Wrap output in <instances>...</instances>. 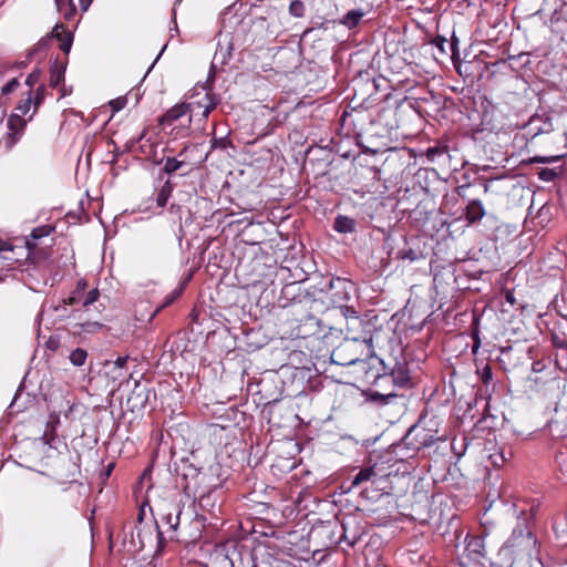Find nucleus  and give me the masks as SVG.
Wrapping results in <instances>:
<instances>
[{"label":"nucleus","mask_w":567,"mask_h":567,"mask_svg":"<svg viewBox=\"0 0 567 567\" xmlns=\"http://www.w3.org/2000/svg\"><path fill=\"white\" fill-rule=\"evenodd\" d=\"M370 381H374L378 384L391 383L393 386L403 388L409 383L410 375L404 364L396 363L390 373L384 372L381 374L379 369L373 370Z\"/></svg>","instance_id":"4"},{"label":"nucleus","mask_w":567,"mask_h":567,"mask_svg":"<svg viewBox=\"0 0 567 567\" xmlns=\"http://www.w3.org/2000/svg\"><path fill=\"white\" fill-rule=\"evenodd\" d=\"M492 462L494 466H502L505 463V458L502 454L499 455H491Z\"/></svg>","instance_id":"36"},{"label":"nucleus","mask_w":567,"mask_h":567,"mask_svg":"<svg viewBox=\"0 0 567 567\" xmlns=\"http://www.w3.org/2000/svg\"><path fill=\"white\" fill-rule=\"evenodd\" d=\"M351 311H354V310H353V309H351V308H349V307H346V308L343 309V311H342V312H343V315H344V316H346V313H347V315H348V317H351V316H352Z\"/></svg>","instance_id":"42"},{"label":"nucleus","mask_w":567,"mask_h":567,"mask_svg":"<svg viewBox=\"0 0 567 567\" xmlns=\"http://www.w3.org/2000/svg\"><path fill=\"white\" fill-rule=\"evenodd\" d=\"M68 303L62 300L59 305H51L48 309L52 310L58 318L65 319L71 316V313L68 310Z\"/></svg>","instance_id":"23"},{"label":"nucleus","mask_w":567,"mask_h":567,"mask_svg":"<svg viewBox=\"0 0 567 567\" xmlns=\"http://www.w3.org/2000/svg\"><path fill=\"white\" fill-rule=\"evenodd\" d=\"M351 317H348L346 313V338L372 339L371 336H368V333L363 331L368 323L357 316L355 311H351Z\"/></svg>","instance_id":"7"},{"label":"nucleus","mask_w":567,"mask_h":567,"mask_svg":"<svg viewBox=\"0 0 567 567\" xmlns=\"http://www.w3.org/2000/svg\"><path fill=\"white\" fill-rule=\"evenodd\" d=\"M433 441H434L433 436H431L430 439L424 437V439H423V441H422V444H423V445H429V444H431Z\"/></svg>","instance_id":"40"},{"label":"nucleus","mask_w":567,"mask_h":567,"mask_svg":"<svg viewBox=\"0 0 567 567\" xmlns=\"http://www.w3.org/2000/svg\"><path fill=\"white\" fill-rule=\"evenodd\" d=\"M32 106L34 107L33 91L29 90L25 99H23L19 102L16 110L19 112L18 114H21L24 116V115L29 114Z\"/></svg>","instance_id":"14"},{"label":"nucleus","mask_w":567,"mask_h":567,"mask_svg":"<svg viewBox=\"0 0 567 567\" xmlns=\"http://www.w3.org/2000/svg\"><path fill=\"white\" fill-rule=\"evenodd\" d=\"M78 311H79V310H73V311H72V313H73V316H74V317H76V316H75V313H76Z\"/></svg>","instance_id":"50"},{"label":"nucleus","mask_w":567,"mask_h":567,"mask_svg":"<svg viewBox=\"0 0 567 567\" xmlns=\"http://www.w3.org/2000/svg\"><path fill=\"white\" fill-rule=\"evenodd\" d=\"M485 216V209L481 200H471L465 208V218L470 224L481 220Z\"/></svg>","instance_id":"9"},{"label":"nucleus","mask_w":567,"mask_h":567,"mask_svg":"<svg viewBox=\"0 0 567 567\" xmlns=\"http://www.w3.org/2000/svg\"><path fill=\"white\" fill-rule=\"evenodd\" d=\"M559 172L556 168H543L538 172L539 179L544 182H553Z\"/></svg>","instance_id":"27"},{"label":"nucleus","mask_w":567,"mask_h":567,"mask_svg":"<svg viewBox=\"0 0 567 567\" xmlns=\"http://www.w3.org/2000/svg\"><path fill=\"white\" fill-rule=\"evenodd\" d=\"M289 13L292 16V17H296V18H301L305 16V4L302 1L300 0H293L290 2V6H289Z\"/></svg>","instance_id":"26"},{"label":"nucleus","mask_w":567,"mask_h":567,"mask_svg":"<svg viewBox=\"0 0 567 567\" xmlns=\"http://www.w3.org/2000/svg\"><path fill=\"white\" fill-rule=\"evenodd\" d=\"M181 513V511H176L175 513L169 512L163 517L165 523L168 525L169 529L173 532H176L179 525Z\"/></svg>","instance_id":"24"},{"label":"nucleus","mask_w":567,"mask_h":567,"mask_svg":"<svg viewBox=\"0 0 567 567\" xmlns=\"http://www.w3.org/2000/svg\"><path fill=\"white\" fill-rule=\"evenodd\" d=\"M27 245H28V248L31 249L32 247H34L35 245H32L30 240H27Z\"/></svg>","instance_id":"47"},{"label":"nucleus","mask_w":567,"mask_h":567,"mask_svg":"<svg viewBox=\"0 0 567 567\" xmlns=\"http://www.w3.org/2000/svg\"><path fill=\"white\" fill-rule=\"evenodd\" d=\"M564 157V154L551 155V156H535L532 158L533 163H553Z\"/></svg>","instance_id":"32"},{"label":"nucleus","mask_w":567,"mask_h":567,"mask_svg":"<svg viewBox=\"0 0 567 567\" xmlns=\"http://www.w3.org/2000/svg\"><path fill=\"white\" fill-rule=\"evenodd\" d=\"M173 185L169 181L165 182L164 185L157 193L156 203L158 207H164L167 204V200L172 194Z\"/></svg>","instance_id":"15"},{"label":"nucleus","mask_w":567,"mask_h":567,"mask_svg":"<svg viewBox=\"0 0 567 567\" xmlns=\"http://www.w3.org/2000/svg\"><path fill=\"white\" fill-rule=\"evenodd\" d=\"M388 383L378 384V386L382 388L383 391L371 390L369 393V400L372 402H378L380 404H389L393 399L398 398V394L392 390L388 391L385 388Z\"/></svg>","instance_id":"10"},{"label":"nucleus","mask_w":567,"mask_h":567,"mask_svg":"<svg viewBox=\"0 0 567 567\" xmlns=\"http://www.w3.org/2000/svg\"><path fill=\"white\" fill-rule=\"evenodd\" d=\"M450 47H451V50H452V55H455L456 39H454L452 41V43H450Z\"/></svg>","instance_id":"41"},{"label":"nucleus","mask_w":567,"mask_h":567,"mask_svg":"<svg viewBox=\"0 0 567 567\" xmlns=\"http://www.w3.org/2000/svg\"><path fill=\"white\" fill-rule=\"evenodd\" d=\"M481 380L484 384H488L493 379V372L488 364H486L481 371H480Z\"/></svg>","instance_id":"33"},{"label":"nucleus","mask_w":567,"mask_h":567,"mask_svg":"<svg viewBox=\"0 0 567 567\" xmlns=\"http://www.w3.org/2000/svg\"><path fill=\"white\" fill-rule=\"evenodd\" d=\"M58 9L62 10V0H55Z\"/></svg>","instance_id":"45"},{"label":"nucleus","mask_w":567,"mask_h":567,"mask_svg":"<svg viewBox=\"0 0 567 567\" xmlns=\"http://www.w3.org/2000/svg\"><path fill=\"white\" fill-rule=\"evenodd\" d=\"M183 161H178L175 157H167L163 167L164 173L173 174L184 166Z\"/></svg>","instance_id":"22"},{"label":"nucleus","mask_w":567,"mask_h":567,"mask_svg":"<svg viewBox=\"0 0 567 567\" xmlns=\"http://www.w3.org/2000/svg\"><path fill=\"white\" fill-rule=\"evenodd\" d=\"M45 86L44 84H41L37 87L35 92H33V100H34V110L32 114L30 115L29 120H32L33 115L38 112L40 105L43 103L45 97Z\"/></svg>","instance_id":"21"},{"label":"nucleus","mask_w":567,"mask_h":567,"mask_svg":"<svg viewBox=\"0 0 567 567\" xmlns=\"http://www.w3.org/2000/svg\"><path fill=\"white\" fill-rule=\"evenodd\" d=\"M332 362L339 365L357 364L364 372L365 381H370L371 373L375 370L374 364L383 362L373 355L372 339L344 338V340L332 351Z\"/></svg>","instance_id":"2"},{"label":"nucleus","mask_w":567,"mask_h":567,"mask_svg":"<svg viewBox=\"0 0 567 567\" xmlns=\"http://www.w3.org/2000/svg\"><path fill=\"white\" fill-rule=\"evenodd\" d=\"M396 258L401 259V260H410L411 261V260L415 259V254L411 248L401 249L398 251Z\"/></svg>","instance_id":"34"},{"label":"nucleus","mask_w":567,"mask_h":567,"mask_svg":"<svg viewBox=\"0 0 567 567\" xmlns=\"http://www.w3.org/2000/svg\"><path fill=\"white\" fill-rule=\"evenodd\" d=\"M188 115L189 106L186 105V103H179L166 111V113L159 117L158 122L163 128H166L167 126H172L179 122L184 117L187 118Z\"/></svg>","instance_id":"8"},{"label":"nucleus","mask_w":567,"mask_h":567,"mask_svg":"<svg viewBox=\"0 0 567 567\" xmlns=\"http://www.w3.org/2000/svg\"><path fill=\"white\" fill-rule=\"evenodd\" d=\"M558 344L561 347H565V346L567 347V342H563V343H558Z\"/></svg>","instance_id":"49"},{"label":"nucleus","mask_w":567,"mask_h":567,"mask_svg":"<svg viewBox=\"0 0 567 567\" xmlns=\"http://www.w3.org/2000/svg\"><path fill=\"white\" fill-rule=\"evenodd\" d=\"M54 35L61 41L59 48L65 53H69L72 45V37L70 33L55 32Z\"/></svg>","instance_id":"25"},{"label":"nucleus","mask_w":567,"mask_h":567,"mask_svg":"<svg viewBox=\"0 0 567 567\" xmlns=\"http://www.w3.org/2000/svg\"><path fill=\"white\" fill-rule=\"evenodd\" d=\"M100 297V292L97 289H93L86 293V296L83 298L82 307L84 309H89L91 305L97 301Z\"/></svg>","instance_id":"29"},{"label":"nucleus","mask_w":567,"mask_h":567,"mask_svg":"<svg viewBox=\"0 0 567 567\" xmlns=\"http://www.w3.org/2000/svg\"><path fill=\"white\" fill-rule=\"evenodd\" d=\"M87 358V352L82 348L74 349L70 354V361L75 367H82Z\"/></svg>","instance_id":"20"},{"label":"nucleus","mask_w":567,"mask_h":567,"mask_svg":"<svg viewBox=\"0 0 567 567\" xmlns=\"http://www.w3.org/2000/svg\"><path fill=\"white\" fill-rule=\"evenodd\" d=\"M4 116H6V109L0 105V122L3 120Z\"/></svg>","instance_id":"43"},{"label":"nucleus","mask_w":567,"mask_h":567,"mask_svg":"<svg viewBox=\"0 0 567 567\" xmlns=\"http://www.w3.org/2000/svg\"><path fill=\"white\" fill-rule=\"evenodd\" d=\"M447 154V146L435 145L425 151V157L429 162L434 163L439 157Z\"/></svg>","instance_id":"16"},{"label":"nucleus","mask_w":567,"mask_h":567,"mask_svg":"<svg viewBox=\"0 0 567 567\" xmlns=\"http://www.w3.org/2000/svg\"><path fill=\"white\" fill-rule=\"evenodd\" d=\"M19 86H20L19 79L14 78L1 87V94L8 95V94L14 92Z\"/></svg>","instance_id":"30"},{"label":"nucleus","mask_w":567,"mask_h":567,"mask_svg":"<svg viewBox=\"0 0 567 567\" xmlns=\"http://www.w3.org/2000/svg\"><path fill=\"white\" fill-rule=\"evenodd\" d=\"M2 249H3V247H2V246H0V250H2Z\"/></svg>","instance_id":"51"},{"label":"nucleus","mask_w":567,"mask_h":567,"mask_svg":"<svg viewBox=\"0 0 567 567\" xmlns=\"http://www.w3.org/2000/svg\"><path fill=\"white\" fill-rule=\"evenodd\" d=\"M434 44L440 49L441 52H445L446 40L443 38H437L434 40Z\"/></svg>","instance_id":"37"},{"label":"nucleus","mask_w":567,"mask_h":567,"mask_svg":"<svg viewBox=\"0 0 567 567\" xmlns=\"http://www.w3.org/2000/svg\"><path fill=\"white\" fill-rule=\"evenodd\" d=\"M355 228V221L347 216H338L334 219V229L338 233H351Z\"/></svg>","instance_id":"12"},{"label":"nucleus","mask_w":567,"mask_h":567,"mask_svg":"<svg viewBox=\"0 0 567 567\" xmlns=\"http://www.w3.org/2000/svg\"><path fill=\"white\" fill-rule=\"evenodd\" d=\"M52 229L53 228L51 226H47V225L37 227L32 230L30 237L33 240L40 239L42 237L49 236L50 233L52 231Z\"/></svg>","instance_id":"28"},{"label":"nucleus","mask_w":567,"mask_h":567,"mask_svg":"<svg viewBox=\"0 0 567 567\" xmlns=\"http://www.w3.org/2000/svg\"><path fill=\"white\" fill-rule=\"evenodd\" d=\"M75 12V7L70 3L69 11L64 13L65 19H71V16Z\"/></svg>","instance_id":"39"},{"label":"nucleus","mask_w":567,"mask_h":567,"mask_svg":"<svg viewBox=\"0 0 567 567\" xmlns=\"http://www.w3.org/2000/svg\"><path fill=\"white\" fill-rule=\"evenodd\" d=\"M506 300H507L508 302L513 303V301H514V300H513V297H512V295H511V293H507V295H506Z\"/></svg>","instance_id":"44"},{"label":"nucleus","mask_w":567,"mask_h":567,"mask_svg":"<svg viewBox=\"0 0 567 567\" xmlns=\"http://www.w3.org/2000/svg\"><path fill=\"white\" fill-rule=\"evenodd\" d=\"M537 554V540L532 532L518 526L499 549L498 557L508 567H537L540 565Z\"/></svg>","instance_id":"1"},{"label":"nucleus","mask_w":567,"mask_h":567,"mask_svg":"<svg viewBox=\"0 0 567 567\" xmlns=\"http://www.w3.org/2000/svg\"><path fill=\"white\" fill-rule=\"evenodd\" d=\"M75 328H79V330H78L79 332L95 333L103 328V324L97 321L86 320V321L76 323Z\"/></svg>","instance_id":"18"},{"label":"nucleus","mask_w":567,"mask_h":567,"mask_svg":"<svg viewBox=\"0 0 567 567\" xmlns=\"http://www.w3.org/2000/svg\"><path fill=\"white\" fill-rule=\"evenodd\" d=\"M65 66L58 60L54 61L50 69L49 84L51 87H56L64 80Z\"/></svg>","instance_id":"11"},{"label":"nucleus","mask_w":567,"mask_h":567,"mask_svg":"<svg viewBox=\"0 0 567 567\" xmlns=\"http://www.w3.org/2000/svg\"><path fill=\"white\" fill-rule=\"evenodd\" d=\"M25 125L27 120L23 118V115L13 113L9 116L7 122L9 133L4 138V143L8 148L13 147V145L18 142L25 128Z\"/></svg>","instance_id":"5"},{"label":"nucleus","mask_w":567,"mask_h":567,"mask_svg":"<svg viewBox=\"0 0 567 567\" xmlns=\"http://www.w3.org/2000/svg\"><path fill=\"white\" fill-rule=\"evenodd\" d=\"M190 99L192 101L186 103L189 106V115L181 123L184 128L190 125L193 116L200 115L206 120L220 102V97L206 86H200L199 90H196Z\"/></svg>","instance_id":"3"},{"label":"nucleus","mask_w":567,"mask_h":567,"mask_svg":"<svg viewBox=\"0 0 567 567\" xmlns=\"http://www.w3.org/2000/svg\"><path fill=\"white\" fill-rule=\"evenodd\" d=\"M173 299H174V297H173V298H168V300H166V302H165V306H167V305L172 303V302H173Z\"/></svg>","instance_id":"48"},{"label":"nucleus","mask_w":567,"mask_h":567,"mask_svg":"<svg viewBox=\"0 0 567 567\" xmlns=\"http://www.w3.org/2000/svg\"><path fill=\"white\" fill-rule=\"evenodd\" d=\"M465 551L467 556L475 561H481L486 557V546L484 538L480 535H467L465 538Z\"/></svg>","instance_id":"6"},{"label":"nucleus","mask_w":567,"mask_h":567,"mask_svg":"<svg viewBox=\"0 0 567 567\" xmlns=\"http://www.w3.org/2000/svg\"><path fill=\"white\" fill-rule=\"evenodd\" d=\"M91 3L92 0H80L82 11H86Z\"/></svg>","instance_id":"38"},{"label":"nucleus","mask_w":567,"mask_h":567,"mask_svg":"<svg viewBox=\"0 0 567 567\" xmlns=\"http://www.w3.org/2000/svg\"><path fill=\"white\" fill-rule=\"evenodd\" d=\"M206 498H207V497H205V496H202V497L199 498V504H200V506H204V502L206 501Z\"/></svg>","instance_id":"46"},{"label":"nucleus","mask_w":567,"mask_h":567,"mask_svg":"<svg viewBox=\"0 0 567 567\" xmlns=\"http://www.w3.org/2000/svg\"><path fill=\"white\" fill-rule=\"evenodd\" d=\"M375 475L373 467L362 468L353 478L351 487H357L363 482L370 481Z\"/></svg>","instance_id":"19"},{"label":"nucleus","mask_w":567,"mask_h":567,"mask_svg":"<svg viewBox=\"0 0 567 567\" xmlns=\"http://www.w3.org/2000/svg\"><path fill=\"white\" fill-rule=\"evenodd\" d=\"M127 360L128 358L127 357H118L115 361H114V368L116 369H124L126 367V363H127Z\"/></svg>","instance_id":"35"},{"label":"nucleus","mask_w":567,"mask_h":567,"mask_svg":"<svg viewBox=\"0 0 567 567\" xmlns=\"http://www.w3.org/2000/svg\"><path fill=\"white\" fill-rule=\"evenodd\" d=\"M86 284L79 281L76 289L65 299H63L69 306H74L83 301V291Z\"/></svg>","instance_id":"17"},{"label":"nucleus","mask_w":567,"mask_h":567,"mask_svg":"<svg viewBox=\"0 0 567 567\" xmlns=\"http://www.w3.org/2000/svg\"><path fill=\"white\" fill-rule=\"evenodd\" d=\"M41 71L39 69L33 70L25 79V85L32 90V87L40 81Z\"/></svg>","instance_id":"31"},{"label":"nucleus","mask_w":567,"mask_h":567,"mask_svg":"<svg viewBox=\"0 0 567 567\" xmlns=\"http://www.w3.org/2000/svg\"><path fill=\"white\" fill-rule=\"evenodd\" d=\"M363 16L364 12L362 10H350L343 16L341 23L349 29L355 28Z\"/></svg>","instance_id":"13"}]
</instances>
